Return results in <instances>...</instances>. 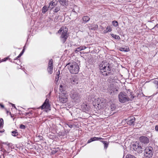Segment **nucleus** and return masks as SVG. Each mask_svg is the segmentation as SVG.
Segmentation results:
<instances>
[{"mask_svg":"<svg viewBox=\"0 0 158 158\" xmlns=\"http://www.w3.org/2000/svg\"><path fill=\"white\" fill-rule=\"evenodd\" d=\"M2 156H3V157H4V155H3Z\"/></svg>","mask_w":158,"mask_h":158,"instance_id":"052dcab7","label":"nucleus"},{"mask_svg":"<svg viewBox=\"0 0 158 158\" xmlns=\"http://www.w3.org/2000/svg\"><path fill=\"white\" fill-rule=\"evenodd\" d=\"M110 107L112 111H113L116 108V106L115 104H112L111 105Z\"/></svg>","mask_w":158,"mask_h":158,"instance_id":"a878e982","label":"nucleus"},{"mask_svg":"<svg viewBox=\"0 0 158 158\" xmlns=\"http://www.w3.org/2000/svg\"><path fill=\"white\" fill-rule=\"evenodd\" d=\"M112 23L113 25L115 27H117L118 25V23L117 21L114 20L112 21Z\"/></svg>","mask_w":158,"mask_h":158,"instance_id":"c85d7f7f","label":"nucleus"},{"mask_svg":"<svg viewBox=\"0 0 158 158\" xmlns=\"http://www.w3.org/2000/svg\"><path fill=\"white\" fill-rule=\"evenodd\" d=\"M7 59H8V58H7H7H5V59L4 60V61H6V60Z\"/></svg>","mask_w":158,"mask_h":158,"instance_id":"5fc2aeb1","label":"nucleus"},{"mask_svg":"<svg viewBox=\"0 0 158 158\" xmlns=\"http://www.w3.org/2000/svg\"><path fill=\"white\" fill-rule=\"evenodd\" d=\"M3 119L0 118V128H2L3 127Z\"/></svg>","mask_w":158,"mask_h":158,"instance_id":"c756f323","label":"nucleus"},{"mask_svg":"<svg viewBox=\"0 0 158 158\" xmlns=\"http://www.w3.org/2000/svg\"><path fill=\"white\" fill-rule=\"evenodd\" d=\"M126 158H136L135 156L130 154H128L126 156Z\"/></svg>","mask_w":158,"mask_h":158,"instance_id":"7c9ffc66","label":"nucleus"},{"mask_svg":"<svg viewBox=\"0 0 158 158\" xmlns=\"http://www.w3.org/2000/svg\"><path fill=\"white\" fill-rule=\"evenodd\" d=\"M130 93L131 94H130V95H131L130 98L131 99H133L134 98V97L131 94V93L130 92Z\"/></svg>","mask_w":158,"mask_h":158,"instance_id":"a19ab883","label":"nucleus"},{"mask_svg":"<svg viewBox=\"0 0 158 158\" xmlns=\"http://www.w3.org/2000/svg\"><path fill=\"white\" fill-rule=\"evenodd\" d=\"M111 35L113 37L117 40H119L120 39L119 36L118 35H116L112 34H111Z\"/></svg>","mask_w":158,"mask_h":158,"instance_id":"5701e85b","label":"nucleus"},{"mask_svg":"<svg viewBox=\"0 0 158 158\" xmlns=\"http://www.w3.org/2000/svg\"><path fill=\"white\" fill-rule=\"evenodd\" d=\"M66 66L72 74H76L78 73L79 71V66L76 62L69 63L66 65Z\"/></svg>","mask_w":158,"mask_h":158,"instance_id":"f03ea898","label":"nucleus"},{"mask_svg":"<svg viewBox=\"0 0 158 158\" xmlns=\"http://www.w3.org/2000/svg\"><path fill=\"white\" fill-rule=\"evenodd\" d=\"M0 158H2L1 156L0 155Z\"/></svg>","mask_w":158,"mask_h":158,"instance_id":"bf43d9fd","label":"nucleus"},{"mask_svg":"<svg viewBox=\"0 0 158 158\" xmlns=\"http://www.w3.org/2000/svg\"><path fill=\"white\" fill-rule=\"evenodd\" d=\"M139 140L140 142L145 144H147L149 143L148 138L145 136H141L139 137Z\"/></svg>","mask_w":158,"mask_h":158,"instance_id":"6e6552de","label":"nucleus"},{"mask_svg":"<svg viewBox=\"0 0 158 158\" xmlns=\"http://www.w3.org/2000/svg\"><path fill=\"white\" fill-rule=\"evenodd\" d=\"M153 83L157 85V88H158V81L157 80H155L153 81Z\"/></svg>","mask_w":158,"mask_h":158,"instance_id":"72a5a7b5","label":"nucleus"},{"mask_svg":"<svg viewBox=\"0 0 158 158\" xmlns=\"http://www.w3.org/2000/svg\"><path fill=\"white\" fill-rule=\"evenodd\" d=\"M49 100L48 99L46 98L45 102H44L42 105L40 107L42 109H48L50 107V105L48 103Z\"/></svg>","mask_w":158,"mask_h":158,"instance_id":"9d476101","label":"nucleus"},{"mask_svg":"<svg viewBox=\"0 0 158 158\" xmlns=\"http://www.w3.org/2000/svg\"><path fill=\"white\" fill-rule=\"evenodd\" d=\"M154 21V19L153 17H152L151 18L150 21H149V22H153Z\"/></svg>","mask_w":158,"mask_h":158,"instance_id":"4c0bfd02","label":"nucleus"},{"mask_svg":"<svg viewBox=\"0 0 158 158\" xmlns=\"http://www.w3.org/2000/svg\"><path fill=\"white\" fill-rule=\"evenodd\" d=\"M58 1L62 5L65 6L68 5V2L66 0H58Z\"/></svg>","mask_w":158,"mask_h":158,"instance_id":"dca6fc26","label":"nucleus"},{"mask_svg":"<svg viewBox=\"0 0 158 158\" xmlns=\"http://www.w3.org/2000/svg\"><path fill=\"white\" fill-rule=\"evenodd\" d=\"M57 152L56 150H53L52 151V153L53 154H55Z\"/></svg>","mask_w":158,"mask_h":158,"instance_id":"37998d69","label":"nucleus"},{"mask_svg":"<svg viewBox=\"0 0 158 158\" xmlns=\"http://www.w3.org/2000/svg\"><path fill=\"white\" fill-rule=\"evenodd\" d=\"M143 148L141 147V146H140L137 149H136L135 150V151H136L138 152V153H141L143 152Z\"/></svg>","mask_w":158,"mask_h":158,"instance_id":"aec40b11","label":"nucleus"},{"mask_svg":"<svg viewBox=\"0 0 158 158\" xmlns=\"http://www.w3.org/2000/svg\"><path fill=\"white\" fill-rule=\"evenodd\" d=\"M23 52H22L20 53V55L21 56H22V55L23 54Z\"/></svg>","mask_w":158,"mask_h":158,"instance_id":"3c124183","label":"nucleus"},{"mask_svg":"<svg viewBox=\"0 0 158 158\" xmlns=\"http://www.w3.org/2000/svg\"><path fill=\"white\" fill-rule=\"evenodd\" d=\"M128 91L130 92V93L131 92V90L130 89H128Z\"/></svg>","mask_w":158,"mask_h":158,"instance_id":"6e6d98bb","label":"nucleus"},{"mask_svg":"<svg viewBox=\"0 0 158 158\" xmlns=\"http://www.w3.org/2000/svg\"><path fill=\"white\" fill-rule=\"evenodd\" d=\"M118 100L119 102L124 103L130 100L128 95L124 92H120L118 95Z\"/></svg>","mask_w":158,"mask_h":158,"instance_id":"20e7f679","label":"nucleus"},{"mask_svg":"<svg viewBox=\"0 0 158 158\" xmlns=\"http://www.w3.org/2000/svg\"><path fill=\"white\" fill-rule=\"evenodd\" d=\"M56 2H55L53 0L50 3L48 7L50 8L51 9H52L54 7V6L56 5Z\"/></svg>","mask_w":158,"mask_h":158,"instance_id":"4468645a","label":"nucleus"},{"mask_svg":"<svg viewBox=\"0 0 158 158\" xmlns=\"http://www.w3.org/2000/svg\"><path fill=\"white\" fill-rule=\"evenodd\" d=\"M95 27H96V28H98V25H96V26H95Z\"/></svg>","mask_w":158,"mask_h":158,"instance_id":"4d7b16f0","label":"nucleus"},{"mask_svg":"<svg viewBox=\"0 0 158 158\" xmlns=\"http://www.w3.org/2000/svg\"><path fill=\"white\" fill-rule=\"evenodd\" d=\"M155 129L156 131L158 132V125L155 126Z\"/></svg>","mask_w":158,"mask_h":158,"instance_id":"58836bf2","label":"nucleus"},{"mask_svg":"<svg viewBox=\"0 0 158 158\" xmlns=\"http://www.w3.org/2000/svg\"><path fill=\"white\" fill-rule=\"evenodd\" d=\"M70 83L73 84L75 85L78 84V80L76 76H71L69 78Z\"/></svg>","mask_w":158,"mask_h":158,"instance_id":"1a4fd4ad","label":"nucleus"},{"mask_svg":"<svg viewBox=\"0 0 158 158\" xmlns=\"http://www.w3.org/2000/svg\"><path fill=\"white\" fill-rule=\"evenodd\" d=\"M81 108L83 111L84 112L88 111L89 110V108L87 105L84 103H83L81 106Z\"/></svg>","mask_w":158,"mask_h":158,"instance_id":"2eb2a0df","label":"nucleus"},{"mask_svg":"<svg viewBox=\"0 0 158 158\" xmlns=\"http://www.w3.org/2000/svg\"><path fill=\"white\" fill-rule=\"evenodd\" d=\"M71 96L75 102H78L80 99V97L78 94L75 91H73L71 92Z\"/></svg>","mask_w":158,"mask_h":158,"instance_id":"423d86ee","label":"nucleus"},{"mask_svg":"<svg viewBox=\"0 0 158 158\" xmlns=\"http://www.w3.org/2000/svg\"><path fill=\"white\" fill-rule=\"evenodd\" d=\"M60 71H58L57 72V74L56 75V76L55 77V80L57 82L58 81L59 78V75H60Z\"/></svg>","mask_w":158,"mask_h":158,"instance_id":"cd10ccee","label":"nucleus"},{"mask_svg":"<svg viewBox=\"0 0 158 158\" xmlns=\"http://www.w3.org/2000/svg\"><path fill=\"white\" fill-rule=\"evenodd\" d=\"M53 67V60L52 59H50L49 60L48 63V67Z\"/></svg>","mask_w":158,"mask_h":158,"instance_id":"bb28decb","label":"nucleus"},{"mask_svg":"<svg viewBox=\"0 0 158 158\" xmlns=\"http://www.w3.org/2000/svg\"><path fill=\"white\" fill-rule=\"evenodd\" d=\"M59 101L61 103H64L68 101V98L66 94H61L59 97Z\"/></svg>","mask_w":158,"mask_h":158,"instance_id":"0eeeda50","label":"nucleus"},{"mask_svg":"<svg viewBox=\"0 0 158 158\" xmlns=\"http://www.w3.org/2000/svg\"><path fill=\"white\" fill-rule=\"evenodd\" d=\"M140 146L138 143H136L132 145L133 149L135 151L136 149H137L138 147Z\"/></svg>","mask_w":158,"mask_h":158,"instance_id":"6ab92c4d","label":"nucleus"},{"mask_svg":"<svg viewBox=\"0 0 158 158\" xmlns=\"http://www.w3.org/2000/svg\"><path fill=\"white\" fill-rule=\"evenodd\" d=\"M154 150L151 146L146 147L144 151V156L148 158H151L153 155Z\"/></svg>","mask_w":158,"mask_h":158,"instance_id":"39448f33","label":"nucleus"},{"mask_svg":"<svg viewBox=\"0 0 158 158\" xmlns=\"http://www.w3.org/2000/svg\"><path fill=\"white\" fill-rule=\"evenodd\" d=\"M19 56L20 57L22 56H21V55H20V54H19V56Z\"/></svg>","mask_w":158,"mask_h":158,"instance_id":"13d9d810","label":"nucleus"},{"mask_svg":"<svg viewBox=\"0 0 158 158\" xmlns=\"http://www.w3.org/2000/svg\"><path fill=\"white\" fill-rule=\"evenodd\" d=\"M158 28V23L156 25H155L154 27L152 28V29H154V28Z\"/></svg>","mask_w":158,"mask_h":158,"instance_id":"79ce46f5","label":"nucleus"},{"mask_svg":"<svg viewBox=\"0 0 158 158\" xmlns=\"http://www.w3.org/2000/svg\"><path fill=\"white\" fill-rule=\"evenodd\" d=\"M19 128L21 129H24L26 128V127L24 125L21 124L19 126Z\"/></svg>","mask_w":158,"mask_h":158,"instance_id":"c9c22d12","label":"nucleus"},{"mask_svg":"<svg viewBox=\"0 0 158 158\" xmlns=\"http://www.w3.org/2000/svg\"><path fill=\"white\" fill-rule=\"evenodd\" d=\"M99 69L100 73L104 76L112 75L109 77L110 81L114 79V76L113 75V70H111V66L109 63L102 62L99 65Z\"/></svg>","mask_w":158,"mask_h":158,"instance_id":"f257e3e1","label":"nucleus"},{"mask_svg":"<svg viewBox=\"0 0 158 158\" xmlns=\"http://www.w3.org/2000/svg\"><path fill=\"white\" fill-rule=\"evenodd\" d=\"M67 31V28L66 27H62L58 31L59 33H61V34L60 36L61 40L63 43L66 41L68 38Z\"/></svg>","mask_w":158,"mask_h":158,"instance_id":"7ed1b4c3","label":"nucleus"},{"mask_svg":"<svg viewBox=\"0 0 158 158\" xmlns=\"http://www.w3.org/2000/svg\"><path fill=\"white\" fill-rule=\"evenodd\" d=\"M48 8L49 7L44 6L42 8V12L44 14L45 13L48 11Z\"/></svg>","mask_w":158,"mask_h":158,"instance_id":"412c9836","label":"nucleus"},{"mask_svg":"<svg viewBox=\"0 0 158 158\" xmlns=\"http://www.w3.org/2000/svg\"><path fill=\"white\" fill-rule=\"evenodd\" d=\"M98 105H100V106H102V107H103L102 106L103 105H102V103L101 104H100V103L98 104Z\"/></svg>","mask_w":158,"mask_h":158,"instance_id":"a18cd8bd","label":"nucleus"},{"mask_svg":"<svg viewBox=\"0 0 158 158\" xmlns=\"http://www.w3.org/2000/svg\"><path fill=\"white\" fill-rule=\"evenodd\" d=\"M12 135L14 136H16L18 135V133L17 130L11 131Z\"/></svg>","mask_w":158,"mask_h":158,"instance_id":"393cba45","label":"nucleus"},{"mask_svg":"<svg viewBox=\"0 0 158 158\" xmlns=\"http://www.w3.org/2000/svg\"><path fill=\"white\" fill-rule=\"evenodd\" d=\"M102 138H98L96 137H94L89 139L87 141V143H91L92 142L95 141L96 140H101L102 139H103Z\"/></svg>","mask_w":158,"mask_h":158,"instance_id":"ddd939ff","label":"nucleus"},{"mask_svg":"<svg viewBox=\"0 0 158 158\" xmlns=\"http://www.w3.org/2000/svg\"><path fill=\"white\" fill-rule=\"evenodd\" d=\"M53 69V67H48L47 70L49 73L51 74L52 73V71Z\"/></svg>","mask_w":158,"mask_h":158,"instance_id":"b1692460","label":"nucleus"},{"mask_svg":"<svg viewBox=\"0 0 158 158\" xmlns=\"http://www.w3.org/2000/svg\"><path fill=\"white\" fill-rule=\"evenodd\" d=\"M119 50L124 52H127L129 51L130 50L129 48L127 47H120L119 48Z\"/></svg>","mask_w":158,"mask_h":158,"instance_id":"f3484780","label":"nucleus"},{"mask_svg":"<svg viewBox=\"0 0 158 158\" xmlns=\"http://www.w3.org/2000/svg\"><path fill=\"white\" fill-rule=\"evenodd\" d=\"M0 106L1 108H3L4 107V106L3 105L0 104Z\"/></svg>","mask_w":158,"mask_h":158,"instance_id":"de8ad7c7","label":"nucleus"},{"mask_svg":"<svg viewBox=\"0 0 158 158\" xmlns=\"http://www.w3.org/2000/svg\"><path fill=\"white\" fill-rule=\"evenodd\" d=\"M60 91L62 94H66V92L65 91L64 85H60L59 87Z\"/></svg>","mask_w":158,"mask_h":158,"instance_id":"f8f14e48","label":"nucleus"},{"mask_svg":"<svg viewBox=\"0 0 158 158\" xmlns=\"http://www.w3.org/2000/svg\"><path fill=\"white\" fill-rule=\"evenodd\" d=\"M12 107H14L15 108H16L15 106V105L14 104H12Z\"/></svg>","mask_w":158,"mask_h":158,"instance_id":"49530a36","label":"nucleus"},{"mask_svg":"<svg viewBox=\"0 0 158 158\" xmlns=\"http://www.w3.org/2000/svg\"><path fill=\"white\" fill-rule=\"evenodd\" d=\"M112 30L110 26H108L107 27L106 30H105L104 31V33H107L108 32H110Z\"/></svg>","mask_w":158,"mask_h":158,"instance_id":"4be33fe9","label":"nucleus"},{"mask_svg":"<svg viewBox=\"0 0 158 158\" xmlns=\"http://www.w3.org/2000/svg\"><path fill=\"white\" fill-rule=\"evenodd\" d=\"M23 52H22L20 53V55L21 56H22V55L23 54Z\"/></svg>","mask_w":158,"mask_h":158,"instance_id":"09e8293b","label":"nucleus"},{"mask_svg":"<svg viewBox=\"0 0 158 158\" xmlns=\"http://www.w3.org/2000/svg\"><path fill=\"white\" fill-rule=\"evenodd\" d=\"M69 127H70V128H71L73 127V125L72 124H69L68 125Z\"/></svg>","mask_w":158,"mask_h":158,"instance_id":"c03bdc74","label":"nucleus"},{"mask_svg":"<svg viewBox=\"0 0 158 158\" xmlns=\"http://www.w3.org/2000/svg\"><path fill=\"white\" fill-rule=\"evenodd\" d=\"M81 47L82 48H81L82 49V50L85 49L86 48V47L85 46H81Z\"/></svg>","mask_w":158,"mask_h":158,"instance_id":"ea45409f","label":"nucleus"},{"mask_svg":"<svg viewBox=\"0 0 158 158\" xmlns=\"http://www.w3.org/2000/svg\"><path fill=\"white\" fill-rule=\"evenodd\" d=\"M58 18H59L58 16H56L54 19V21L55 22H57L58 21Z\"/></svg>","mask_w":158,"mask_h":158,"instance_id":"e433bc0d","label":"nucleus"},{"mask_svg":"<svg viewBox=\"0 0 158 158\" xmlns=\"http://www.w3.org/2000/svg\"><path fill=\"white\" fill-rule=\"evenodd\" d=\"M135 121V118L133 117H131L128 119L127 121V124L130 125L134 126L135 124L134 122Z\"/></svg>","mask_w":158,"mask_h":158,"instance_id":"9b49d317","label":"nucleus"},{"mask_svg":"<svg viewBox=\"0 0 158 158\" xmlns=\"http://www.w3.org/2000/svg\"><path fill=\"white\" fill-rule=\"evenodd\" d=\"M81 48H82L81 47V46H80L79 47L77 48H76V49L75 51V52H76L77 53L78 52H79L80 51H81L82 49Z\"/></svg>","mask_w":158,"mask_h":158,"instance_id":"473e14b6","label":"nucleus"},{"mask_svg":"<svg viewBox=\"0 0 158 158\" xmlns=\"http://www.w3.org/2000/svg\"><path fill=\"white\" fill-rule=\"evenodd\" d=\"M0 132H1V131H0Z\"/></svg>","mask_w":158,"mask_h":158,"instance_id":"680f3d73","label":"nucleus"},{"mask_svg":"<svg viewBox=\"0 0 158 158\" xmlns=\"http://www.w3.org/2000/svg\"><path fill=\"white\" fill-rule=\"evenodd\" d=\"M102 143L104 145L105 148H107L108 146V144L106 143V142L104 141H101Z\"/></svg>","mask_w":158,"mask_h":158,"instance_id":"f704fd0d","label":"nucleus"},{"mask_svg":"<svg viewBox=\"0 0 158 158\" xmlns=\"http://www.w3.org/2000/svg\"><path fill=\"white\" fill-rule=\"evenodd\" d=\"M82 19L85 23H87L90 20V18L87 16H84L82 18Z\"/></svg>","mask_w":158,"mask_h":158,"instance_id":"a211bd4d","label":"nucleus"},{"mask_svg":"<svg viewBox=\"0 0 158 158\" xmlns=\"http://www.w3.org/2000/svg\"><path fill=\"white\" fill-rule=\"evenodd\" d=\"M20 57L19 56H18L17 57H16V59H15V60H16L17 59H18V58H19Z\"/></svg>","mask_w":158,"mask_h":158,"instance_id":"864d4df0","label":"nucleus"},{"mask_svg":"<svg viewBox=\"0 0 158 158\" xmlns=\"http://www.w3.org/2000/svg\"><path fill=\"white\" fill-rule=\"evenodd\" d=\"M60 6H57L56 7L54 11L55 12H57L60 10Z\"/></svg>","mask_w":158,"mask_h":158,"instance_id":"2f4dec72","label":"nucleus"},{"mask_svg":"<svg viewBox=\"0 0 158 158\" xmlns=\"http://www.w3.org/2000/svg\"><path fill=\"white\" fill-rule=\"evenodd\" d=\"M23 52H22L20 53V55L21 56H22V55L23 54Z\"/></svg>","mask_w":158,"mask_h":158,"instance_id":"8fccbe9b","label":"nucleus"},{"mask_svg":"<svg viewBox=\"0 0 158 158\" xmlns=\"http://www.w3.org/2000/svg\"><path fill=\"white\" fill-rule=\"evenodd\" d=\"M24 47H24V48H23V50H22V52H24V50H25Z\"/></svg>","mask_w":158,"mask_h":158,"instance_id":"603ef678","label":"nucleus"}]
</instances>
